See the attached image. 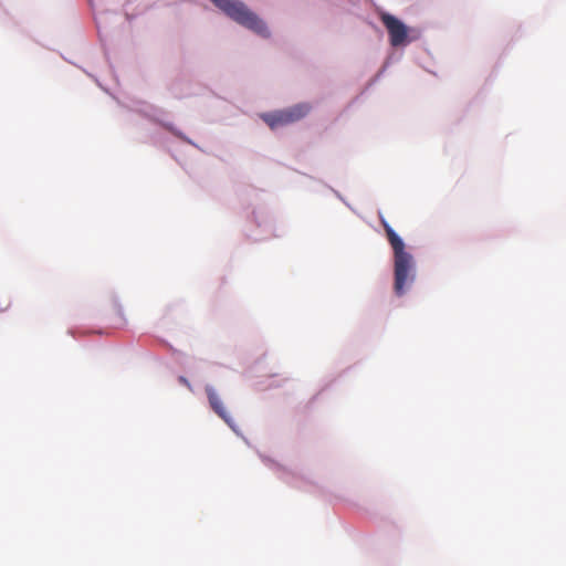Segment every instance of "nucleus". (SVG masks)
<instances>
[{
    "label": "nucleus",
    "mask_w": 566,
    "mask_h": 566,
    "mask_svg": "<svg viewBox=\"0 0 566 566\" xmlns=\"http://www.w3.org/2000/svg\"><path fill=\"white\" fill-rule=\"evenodd\" d=\"M387 239L394 251V291L397 296H402L406 289L415 280V261L412 255L405 250V243L394 229L381 220Z\"/></svg>",
    "instance_id": "1"
},
{
    "label": "nucleus",
    "mask_w": 566,
    "mask_h": 566,
    "mask_svg": "<svg viewBox=\"0 0 566 566\" xmlns=\"http://www.w3.org/2000/svg\"><path fill=\"white\" fill-rule=\"evenodd\" d=\"M220 10L239 24L254 31L262 36H269L265 23L248 7L238 0H211Z\"/></svg>",
    "instance_id": "2"
},
{
    "label": "nucleus",
    "mask_w": 566,
    "mask_h": 566,
    "mask_svg": "<svg viewBox=\"0 0 566 566\" xmlns=\"http://www.w3.org/2000/svg\"><path fill=\"white\" fill-rule=\"evenodd\" d=\"M310 111L311 106L308 104L301 103L285 109L262 114L261 117L272 129H274L302 119Z\"/></svg>",
    "instance_id": "3"
},
{
    "label": "nucleus",
    "mask_w": 566,
    "mask_h": 566,
    "mask_svg": "<svg viewBox=\"0 0 566 566\" xmlns=\"http://www.w3.org/2000/svg\"><path fill=\"white\" fill-rule=\"evenodd\" d=\"M381 21L389 33L392 46H400L407 42L408 30L400 20L389 13H384Z\"/></svg>",
    "instance_id": "4"
},
{
    "label": "nucleus",
    "mask_w": 566,
    "mask_h": 566,
    "mask_svg": "<svg viewBox=\"0 0 566 566\" xmlns=\"http://www.w3.org/2000/svg\"><path fill=\"white\" fill-rule=\"evenodd\" d=\"M206 394L211 409L233 430H235L234 421L226 409L220 396L213 387L207 386Z\"/></svg>",
    "instance_id": "5"
}]
</instances>
